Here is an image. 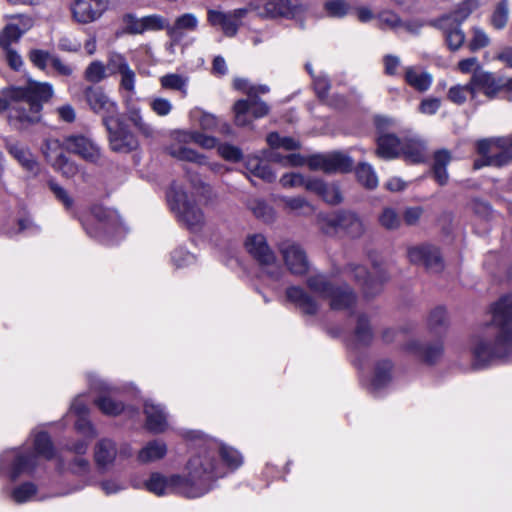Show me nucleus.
I'll use <instances>...</instances> for the list:
<instances>
[{"mask_svg": "<svg viewBox=\"0 0 512 512\" xmlns=\"http://www.w3.org/2000/svg\"><path fill=\"white\" fill-rule=\"evenodd\" d=\"M509 145L510 139L508 137L479 140L477 150L484 159L475 161L474 168L480 169L485 165L501 167L508 164L512 159Z\"/></svg>", "mask_w": 512, "mask_h": 512, "instance_id": "6e6552de", "label": "nucleus"}, {"mask_svg": "<svg viewBox=\"0 0 512 512\" xmlns=\"http://www.w3.org/2000/svg\"><path fill=\"white\" fill-rule=\"evenodd\" d=\"M91 217L97 227L94 229L91 227L92 224L90 225L86 222L83 223V226L92 236L98 237L102 231L110 233L111 231H119L120 229V217L115 210L97 205L91 209Z\"/></svg>", "mask_w": 512, "mask_h": 512, "instance_id": "aec40b11", "label": "nucleus"}, {"mask_svg": "<svg viewBox=\"0 0 512 512\" xmlns=\"http://www.w3.org/2000/svg\"><path fill=\"white\" fill-rule=\"evenodd\" d=\"M402 144L400 140L392 134L381 135L377 140L376 154L383 159L390 160L400 155Z\"/></svg>", "mask_w": 512, "mask_h": 512, "instance_id": "72a5a7b5", "label": "nucleus"}, {"mask_svg": "<svg viewBox=\"0 0 512 512\" xmlns=\"http://www.w3.org/2000/svg\"><path fill=\"white\" fill-rule=\"evenodd\" d=\"M128 119L135 126V128L143 134L145 137H151L154 134L153 127L147 123L142 115L139 108L134 106L128 108Z\"/></svg>", "mask_w": 512, "mask_h": 512, "instance_id": "c03bdc74", "label": "nucleus"}, {"mask_svg": "<svg viewBox=\"0 0 512 512\" xmlns=\"http://www.w3.org/2000/svg\"><path fill=\"white\" fill-rule=\"evenodd\" d=\"M267 143L271 148H282L286 151L298 150L300 142L292 137H282L278 133H270L267 136Z\"/></svg>", "mask_w": 512, "mask_h": 512, "instance_id": "a18cd8bd", "label": "nucleus"}, {"mask_svg": "<svg viewBox=\"0 0 512 512\" xmlns=\"http://www.w3.org/2000/svg\"><path fill=\"white\" fill-rule=\"evenodd\" d=\"M260 5L258 0L249 3L251 10L265 18H291L303 13L306 6L300 0H263Z\"/></svg>", "mask_w": 512, "mask_h": 512, "instance_id": "ddd939ff", "label": "nucleus"}, {"mask_svg": "<svg viewBox=\"0 0 512 512\" xmlns=\"http://www.w3.org/2000/svg\"><path fill=\"white\" fill-rule=\"evenodd\" d=\"M249 208L258 219L264 222H272L275 219V211L265 201L254 199L250 202Z\"/></svg>", "mask_w": 512, "mask_h": 512, "instance_id": "09e8293b", "label": "nucleus"}, {"mask_svg": "<svg viewBox=\"0 0 512 512\" xmlns=\"http://www.w3.org/2000/svg\"><path fill=\"white\" fill-rule=\"evenodd\" d=\"M379 223L387 230H395L401 226L402 219L395 209L386 207L379 215Z\"/></svg>", "mask_w": 512, "mask_h": 512, "instance_id": "603ef678", "label": "nucleus"}, {"mask_svg": "<svg viewBox=\"0 0 512 512\" xmlns=\"http://www.w3.org/2000/svg\"><path fill=\"white\" fill-rule=\"evenodd\" d=\"M491 315L483 331L472 340V366L475 369L487 367L494 360L512 354V293L492 305Z\"/></svg>", "mask_w": 512, "mask_h": 512, "instance_id": "f257e3e1", "label": "nucleus"}, {"mask_svg": "<svg viewBox=\"0 0 512 512\" xmlns=\"http://www.w3.org/2000/svg\"><path fill=\"white\" fill-rule=\"evenodd\" d=\"M53 56L54 55L50 54L48 51L42 49H32L28 54V58L32 64L43 71L46 70Z\"/></svg>", "mask_w": 512, "mask_h": 512, "instance_id": "69168bd1", "label": "nucleus"}, {"mask_svg": "<svg viewBox=\"0 0 512 512\" xmlns=\"http://www.w3.org/2000/svg\"><path fill=\"white\" fill-rule=\"evenodd\" d=\"M250 7L238 8L229 12L209 9L207 12L208 23L219 29L225 36L233 37L237 34L242 20L250 11Z\"/></svg>", "mask_w": 512, "mask_h": 512, "instance_id": "dca6fc26", "label": "nucleus"}, {"mask_svg": "<svg viewBox=\"0 0 512 512\" xmlns=\"http://www.w3.org/2000/svg\"><path fill=\"white\" fill-rule=\"evenodd\" d=\"M447 312L444 308L438 307L434 309L428 319L430 330L435 333H441L447 326Z\"/></svg>", "mask_w": 512, "mask_h": 512, "instance_id": "5fc2aeb1", "label": "nucleus"}, {"mask_svg": "<svg viewBox=\"0 0 512 512\" xmlns=\"http://www.w3.org/2000/svg\"><path fill=\"white\" fill-rule=\"evenodd\" d=\"M84 77L92 83L103 81L107 77L105 65L101 61L91 62L84 72Z\"/></svg>", "mask_w": 512, "mask_h": 512, "instance_id": "13d9d810", "label": "nucleus"}, {"mask_svg": "<svg viewBox=\"0 0 512 512\" xmlns=\"http://www.w3.org/2000/svg\"><path fill=\"white\" fill-rule=\"evenodd\" d=\"M407 257L411 263L423 265L431 272H440L444 268L439 249L431 244L409 247Z\"/></svg>", "mask_w": 512, "mask_h": 512, "instance_id": "6ab92c4d", "label": "nucleus"}, {"mask_svg": "<svg viewBox=\"0 0 512 512\" xmlns=\"http://www.w3.org/2000/svg\"><path fill=\"white\" fill-rule=\"evenodd\" d=\"M392 378V363L388 360L379 361L375 367V373L372 385L375 389H380L390 382Z\"/></svg>", "mask_w": 512, "mask_h": 512, "instance_id": "79ce46f5", "label": "nucleus"}, {"mask_svg": "<svg viewBox=\"0 0 512 512\" xmlns=\"http://www.w3.org/2000/svg\"><path fill=\"white\" fill-rule=\"evenodd\" d=\"M308 167L311 170H320L325 173L348 172L353 167L352 159L341 152L316 154L308 158Z\"/></svg>", "mask_w": 512, "mask_h": 512, "instance_id": "a211bd4d", "label": "nucleus"}, {"mask_svg": "<svg viewBox=\"0 0 512 512\" xmlns=\"http://www.w3.org/2000/svg\"><path fill=\"white\" fill-rule=\"evenodd\" d=\"M196 131H176L174 133V140L177 142L176 144H172L168 147V153L179 160L189 161L193 163H197L199 165H206L207 160L206 157L202 154L197 153L196 151L181 145L182 143H190L195 142Z\"/></svg>", "mask_w": 512, "mask_h": 512, "instance_id": "412c9836", "label": "nucleus"}, {"mask_svg": "<svg viewBox=\"0 0 512 512\" xmlns=\"http://www.w3.org/2000/svg\"><path fill=\"white\" fill-rule=\"evenodd\" d=\"M319 225L327 235H333L341 230L353 238L360 237L365 230L362 220L352 212L323 216L320 218Z\"/></svg>", "mask_w": 512, "mask_h": 512, "instance_id": "9b49d317", "label": "nucleus"}, {"mask_svg": "<svg viewBox=\"0 0 512 512\" xmlns=\"http://www.w3.org/2000/svg\"><path fill=\"white\" fill-rule=\"evenodd\" d=\"M468 96H470L472 100L476 98L471 80L465 85L458 84L450 87L447 94L448 99L458 105L463 104Z\"/></svg>", "mask_w": 512, "mask_h": 512, "instance_id": "37998d69", "label": "nucleus"}, {"mask_svg": "<svg viewBox=\"0 0 512 512\" xmlns=\"http://www.w3.org/2000/svg\"><path fill=\"white\" fill-rule=\"evenodd\" d=\"M36 491L37 488L33 483H24L13 490L11 497L14 502L22 504L33 500L36 496Z\"/></svg>", "mask_w": 512, "mask_h": 512, "instance_id": "864d4df0", "label": "nucleus"}, {"mask_svg": "<svg viewBox=\"0 0 512 512\" xmlns=\"http://www.w3.org/2000/svg\"><path fill=\"white\" fill-rule=\"evenodd\" d=\"M119 74V87L127 92L128 96L127 99H125V102H128V100L135 94L136 74L130 66Z\"/></svg>", "mask_w": 512, "mask_h": 512, "instance_id": "bf43d9fd", "label": "nucleus"}, {"mask_svg": "<svg viewBox=\"0 0 512 512\" xmlns=\"http://www.w3.org/2000/svg\"><path fill=\"white\" fill-rule=\"evenodd\" d=\"M509 19V5L507 0H501L495 7L491 16V24L496 29L506 26Z\"/></svg>", "mask_w": 512, "mask_h": 512, "instance_id": "3c124183", "label": "nucleus"}, {"mask_svg": "<svg viewBox=\"0 0 512 512\" xmlns=\"http://www.w3.org/2000/svg\"><path fill=\"white\" fill-rule=\"evenodd\" d=\"M42 151L48 163L63 177L71 179L80 174L84 181L87 179L86 173L75 161L68 158L64 151L91 163L97 162L101 156L98 145L91 138L82 134L66 136L63 141L55 138L47 139Z\"/></svg>", "mask_w": 512, "mask_h": 512, "instance_id": "f03ea898", "label": "nucleus"}, {"mask_svg": "<svg viewBox=\"0 0 512 512\" xmlns=\"http://www.w3.org/2000/svg\"><path fill=\"white\" fill-rule=\"evenodd\" d=\"M171 210L178 219L190 230L197 231L204 224V215L200 208L191 200L183 185L174 182L167 194Z\"/></svg>", "mask_w": 512, "mask_h": 512, "instance_id": "423d86ee", "label": "nucleus"}, {"mask_svg": "<svg viewBox=\"0 0 512 512\" xmlns=\"http://www.w3.org/2000/svg\"><path fill=\"white\" fill-rule=\"evenodd\" d=\"M6 95L13 101L9 117L22 124H35L41 119L42 103L53 95V87L31 80L25 87L7 88Z\"/></svg>", "mask_w": 512, "mask_h": 512, "instance_id": "20e7f679", "label": "nucleus"}, {"mask_svg": "<svg viewBox=\"0 0 512 512\" xmlns=\"http://www.w3.org/2000/svg\"><path fill=\"white\" fill-rule=\"evenodd\" d=\"M286 297L306 314L312 315L318 310V303L300 287H289Z\"/></svg>", "mask_w": 512, "mask_h": 512, "instance_id": "2f4dec72", "label": "nucleus"}, {"mask_svg": "<svg viewBox=\"0 0 512 512\" xmlns=\"http://www.w3.org/2000/svg\"><path fill=\"white\" fill-rule=\"evenodd\" d=\"M426 145L420 139H409L402 144L403 156L405 160L412 163H420L425 159Z\"/></svg>", "mask_w": 512, "mask_h": 512, "instance_id": "ea45409f", "label": "nucleus"}, {"mask_svg": "<svg viewBox=\"0 0 512 512\" xmlns=\"http://www.w3.org/2000/svg\"><path fill=\"white\" fill-rule=\"evenodd\" d=\"M324 10L328 16L342 18L349 11V4L345 0H328L324 3Z\"/></svg>", "mask_w": 512, "mask_h": 512, "instance_id": "e2e57ef3", "label": "nucleus"}, {"mask_svg": "<svg viewBox=\"0 0 512 512\" xmlns=\"http://www.w3.org/2000/svg\"><path fill=\"white\" fill-rule=\"evenodd\" d=\"M34 448L40 456L50 459L53 456V447L47 433L41 432L35 436Z\"/></svg>", "mask_w": 512, "mask_h": 512, "instance_id": "680f3d73", "label": "nucleus"}, {"mask_svg": "<svg viewBox=\"0 0 512 512\" xmlns=\"http://www.w3.org/2000/svg\"><path fill=\"white\" fill-rule=\"evenodd\" d=\"M280 201L283 204L284 209L301 213L312 210L311 205L307 202V200L301 196L296 197H281Z\"/></svg>", "mask_w": 512, "mask_h": 512, "instance_id": "052dcab7", "label": "nucleus"}, {"mask_svg": "<svg viewBox=\"0 0 512 512\" xmlns=\"http://www.w3.org/2000/svg\"><path fill=\"white\" fill-rule=\"evenodd\" d=\"M478 6V0H465L453 13L444 15L433 22V26L442 31L449 49L455 51L464 44L465 34L461 29V24Z\"/></svg>", "mask_w": 512, "mask_h": 512, "instance_id": "39448f33", "label": "nucleus"}, {"mask_svg": "<svg viewBox=\"0 0 512 512\" xmlns=\"http://www.w3.org/2000/svg\"><path fill=\"white\" fill-rule=\"evenodd\" d=\"M71 412L79 417L75 424L76 429L89 437H94L96 435L95 429L91 425L90 421L86 419V415L88 414V407L82 396L77 397L73 401L71 405Z\"/></svg>", "mask_w": 512, "mask_h": 512, "instance_id": "c9c22d12", "label": "nucleus"}, {"mask_svg": "<svg viewBox=\"0 0 512 512\" xmlns=\"http://www.w3.org/2000/svg\"><path fill=\"white\" fill-rule=\"evenodd\" d=\"M190 119L197 123L203 130H212L217 126V118L200 108H194L190 111Z\"/></svg>", "mask_w": 512, "mask_h": 512, "instance_id": "8fccbe9b", "label": "nucleus"}, {"mask_svg": "<svg viewBox=\"0 0 512 512\" xmlns=\"http://www.w3.org/2000/svg\"><path fill=\"white\" fill-rule=\"evenodd\" d=\"M404 79L408 85L420 92L427 91L433 81L430 73L415 66L405 68Z\"/></svg>", "mask_w": 512, "mask_h": 512, "instance_id": "473e14b6", "label": "nucleus"}, {"mask_svg": "<svg viewBox=\"0 0 512 512\" xmlns=\"http://www.w3.org/2000/svg\"><path fill=\"white\" fill-rule=\"evenodd\" d=\"M309 289L321 298L329 299L330 306L334 310L350 308L356 301L353 290L348 285L335 286L334 283L323 274H316L307 280Z\"/></svg>", "mask_w": 512, "mask_h": 512, "instance_id": "0eeeda50", "label": "nucleus"}, {"mask_svg": "<svg viewBox=\"0 0 512 512\" xmlns=\"http://www.w3.org/2000/svg\"><path fill=\"white\" fill-rule=\"evenodd\" d=\"M280 252L283 256L288 270L295 275H303L309 269V262L302 247L294 242L285 241L280 245Z\"/></svg>", "mask_w": 512, "mask_h": 512, "instance_id": "5701e85b", "label": "nucleus"}, {"mask_svg": "<svg viewBox=\"0 0 512 512\" xmlns=\"http://www.w3.org/2000/svg\"><path fill=\"white\" fill-rule=\"evenodd\" d=\"M144 413L146 415V427L150 432L159 434L167 430V415L160 405L152 401H146Z\"/></svg>", "mask_w": 512, "mask_h": 512, "instance_id": "cd10ccee", "label": "nucleus"}, {"mask_svg": "<svg viewBox=\"0 0 512 512\" xmlns=\"http://www.w3.org/2000/svg\"><path fill=\"white\" fill-rule=\"evenodd\" d=\"M7 150L24 169L32 173L38 171V163L26 146L20 143H10L7 145Z\"/></svg>", "mask_w": 512, "mask_h": 512, "instance_id": "f704fd0d", "label": "nucleus"}, {"mask_svg": "<svg viewBox=\"0 0 512 512\" xmlns=\"http://www.w3.org/2000/svg\"><path fill=\"white\" fill-rule=\"evenodd\" d=\"M22 37L20 30L14 26V22L8 21L4 28L0 31V47L9 48L12 43L19 41Z\"/></svg>", "mask_w": 512, "mask_h": 512, "instance_id": "6e6d98bb", "label": "nucleus"}, {"mask_svg": "<svg viewBox=\"0 0 512 512\" xmlns=\"http://www.w3.org/2000/svg\"><path fill=\"white\" fill-rule=\"evenodd\" d=\"M49 188L54 194L55 198L64 206L66 210H72L74 199L64 187L56 182H50Z\"/></svg>", "mask_w": 512, "mask_h": 512, "instance_id": "0e129e2a", "label": "nucleus"}, {"mask_svg": "<svg viewBox=\"0 0 512 512\" xmlns=\"http://www.w3.org/2000/svg\"><path fill=\"white\" fill-rule=\"evenodd\" d=\"M245 166L251 175L268 183H271L276 179V174L272 169L269 166L262 164L261 159L256 155L247 156Z\"/></svg>", "mask_w": 512, "mask_h": 512, "instance_id": "58836bf2", "label": "nucleus"}, {"mask_svg": "<svg viewBox=\"0 0 512 512\" xmlns=\"http://www.w3.org/2000/svg\"><path fill=\"white\" fill-rule=\"evenodd\" d=\"M490 44V37L480 27H473L471 30V38L468 42L470 51L476 52Z\"/></svg>", "mask_w": 512, "mask_h": 512, "instance_id": "4d7b16f0", "label": "nucleus"}, {"mask_svg": "<svg viewBox=\"0 0 512 512\" xmlns=\"http://www.w3.org/2000/svg\"><path fill=\"white\" fill-rule=\"evenodd\" d=\"M358 181L366 188L374 189L378 186V177L373 167L367 163H362L356 170Z\"/></svg>", "mask_w": 512, "mask_h": 512, "instance_id": "de8ad7c7", "label": "nucleus"}, {"mask_svg": "<svg viewBox=\"0 0 512 512\" xmlns=\"http://www.w3.org/2000/svg\"><path fill=\"white\" fill-rule=\"evenodd\" d=\"M450 161L451 155L447 150H440L434 155L433 173L440 185H445L448 182L449 176L446 167Z\"/></svg>", "mask_w": 512, "mask_h": 512, "instance_id": "a19ab883", "label": "nucleus"}, {"mask_svg": "<svg viewBox=\"0 0 512 512\" xmlns=\"http://www.w3.org/2000/svg\"><path fill=\"white\" fill-rule=\"evenodd\" d=\"M110 148L115 152L128 153L138 147V141L127 125L119 118L106 120Z\"/></svg>", "mask_w": 512, "mask_h": 512, "instance_id": "f3484780", "label": "nucleus"}, {"mask_svg": "<svg viewBox=\"0 0 512 512\" xmlns=\"http://www.w3.org/2000/svg\"><path fill=\"white\" fill-rule=\"evenodd\" d=\"M269 91L266 85L250 87L248 98L238 100L234 104L235 123L238 126H246L251 122V117L257 119L266 116L269 112L267 104L258 99L259 94H265Z\"/></svg>", "mask_w": 512, "mask_h": 512, "instance_id": "1a4fd4ad", "label": "nucleus"}, {"mask_svg": "<svg viewBox=\"0 0 512 512\" xmlns=\"http://www.w3.org/2000/svg\"><path fill=\"white\" fill-rule=\"evenodd\" d=\"M108 0H75L71 5L73 19L81 24L98 20L108 9Z\"/></svg>", "mask_w": 512, "mask_h": 512, "instance_id": "4be33fe9", "label": "nucleus"}, {"mask_svg": "<svg viewBox=\"0 0 512 512\" xmlns=\"http://www.w3.org/2000/svg\"><path fill=\"white\" fill-rule=\"evenodd\" d=\"M187 481L192 498L208 493L214 483L225 476L224 465L218 459V451L213 442L198 450L187 462Z\"/></svg>", "mask_w": 512, "mask_h": 512, "instance_id": "7ed1b4c3", "label": "nucleus"}, {"mask_svg": "<svg viewBox=\"0 0 512 512\" xmlns=\"http://www.w3.org/2000/svg\"><path fill=\"white\" fill-rule=\"evenodd\" d=\"M144 487L157 496L179 494L192 498L185 477L179 474L164 475L159 472L152 473L144 482Z\"/></svg>", "mask_w": 512, "mask_h": 512, "instance_id": "9d476101", "label": "nucleus"}, {"mask_svg": "<svg viewBox=\"0 0 512 512\" xmlns=\"http://www.w3.org/2000/svg\"><path fill=\"white\" fill-rule=\"evenodd\" d=\"M4 19L14 22V26L17 30H20L22 35L29 31L34 25L33 19L25 14H6L4 15Z\"/></svg>", "mask_w": 512, "mask_h": 512, "instance_id": "338daca9", "label": "nucleus"}, {"mask_svg": "<svg viewBox=\"0 0 512 512\" xmlns=\"http://www.w3.org/2000/svg\"><path fill=\"white\" fill-rule=\"evenodd\" d=\"M377 23L380 29H388L396 33L418 34L422 28V23L419 21H403L396 13L389 10L378 14Z\"/></svg>", "mask_w": 512, "mask_h": 512, "instance_id": "393cba45", "label": "nucleus"}, {"mask_svg": "<svg viewBox=\"0 0 512 512\" xmlns=\"http://www.w3.org/2000/svg\"><path fill=\"white\" fill-rule=\"evenodd\" d=\"M95 388L99 390L100 395L94 402L103 414L117 416L124 410L123 403L113 397L114 390L106 383L100 382Z\"/></svg>", "mask_w": 512, "mask_h": 512, "instance_id": "a878e982", "label": "nucleus"}, {"mask_svg": "<svg viewBox=\"0 0 512 512\" xmlns=\"http://www.w3.org/2000/svg\"><path fill=\"white\" fill-rule=\"evenodd\" d=\"M171 259L177 268L187 267L195 262V256L183 247L176 248L172 252Z\"/></svg>", "mask_w": 512, "mask_h": 512, "instance_id": "774afa93", "label": "nucleus"}, {"mask_svg": "<svg viewBox=\"0 0 512 512\" xmlns=\"http://www.w3.org/2000/svg\"><path fill=\"white\" fill-rule=\"evenodd\" d=\"M246 251L263 267H266L268 273L275 279L280 277V268L277 265V259L267 243L263 234L255 233L246 237L244 242Z\"/></svg>", "mask_w": 512, "mask_h": 512, "instance_id": "f8f14e48", "label": "nucleus"}, {"mask_svg": "<svg viewBox=\"0 0 512 512\" xmlns=\"http://www.w3.org/2000/svg\"><path fill=\"white\" fill-rule=\"evenodd\" d=\"M470 80L476 96L478 91H483L488 98L492 99L502 90V81L488 71H476Z\"/></svg>", "mask_w": 512, "mask_h": 512, "instance_id": "bb28decb", "label": "nucleus"}, {"mask_svg": "<svg viewBox=\"0 0 512 512\" xmlns=\"http://www.w3.org/2000/svg\"><path fill=\"white\" fill-rule=\"evenodd\" d=\"M35 466V456H25L16 449L5 451L0 456V468H10V477L14 480L22 473L31 471Z\"/></svg>", "mask_w": 512, "mask_h": 512, "instance_id": "b1692460", "label": "nucleus"}, {"mask_svg": "<svg viewBox=\"0 0 512 512\" xmlns=\"http://www.w3.org/2000/svg\"><path fill=\"white\" fill-rule=\"evenodd\" d=\"M84 98L89 108L106 120L118 115V104L101 86H89L84 90Z\"/></svg>", "mask_w": 512, "mask_h": 512, "instance_id": "2eb2a0df", "label": "nucleus"}, {"mask_svg": "<svg viewBox=\"0 0 512 512\" xmlns=\"http://www.w3.org/2000/svg\"><path fill=\"white\" fill-rule=\"evenodd\" d=\"M167 453V445L162 440L148 442L138 453V459L142 463H149L162 459Z\"/></svg>", "mask_w": 512, "mask_h": 512, "instance_id": "e433bc0d", "label": "nucleus"}, {"mask_svg": "<svg viewBox=\"0 0 512 512\" xmlns=\"http://www.w3.org/2000/svg\"><path fill=\"white\" fill-rule=\"evenodd\" d=\"M345 274L360 287L366 297L377 295L382 288L383 283L387 280L386 275L375 267L373 274L359 264L350 263L345 268Z\"/></svg>", "mask_w": 512, "mask_h": 512, "instance_id": "4468645a", "label": "nucleus"}, {"mask_svg": "<svg viewBox=\"0 0 512 512\" xmlns=\"http://www.w3.org/2000/svg\"><path fill=\"white\" fill-rule=\"evenodd\" d=\"M116 455V444L110 439L100 440L94 448V460L100 469H107L112 466Z\"/></svg>", "mask_w": 512, "mask_h": 512, "instance_id": "7c9ffc66", "label": "nucleus"}, {"mask_svg": "<svg viewBox=\"0 0 512 512\" xmlns=\"http://www.w3.org/2000/svg\"><path fill=\"white\" fill-rule=\"evenodd\" d=\"M161 86L164 89L177 90L183 95L187 94L188 78L179 74H166L160 78Z\"/></svg>", "mask_w": 512, "mask_h": 512, "instance_id": "49530a36", "label": "nucleus"}, {"mask_svg": "<svg viewBox=\"0 0 512 512\" xmlns=\"http://www.w3.org/2000/svg\"><path fill=\"white\" fill-rule=\"evenodd\" d=\"M213 444L218 451V459L221 458L224 467L235 470L243 464V457L238 450L222 443L213 442Z\"/></svg>", "mask_w": 512, "mask_h": 512, "instance_id": "4c0bfd02", "label": "nucleus"}, {"mask_svg": "<svg viewBox=\"0 0 512 512\" xmlns=\"http://www.w3.org/2000/svg\"><path fill=\"white\" fill-rule=\"evenodd\" d=\"M406 349L422 360L433 363L443 354V345L440 342L424 346L418 339H411L406 344Z\"/></svg>", "mask_w": 512, "mask_h": 512, "instance_id": "c756f323", "label": "nucleus"}, {"mask_svg": "<svg viewBox=\"0 0 512 512\" xmlns=\"http://www.w3.org/2000/svg\"><path fill=\"white\" fill-rule=\"evenodd\" d=\"M199 19L193 13H184L176 17L167 27V33L173 40H181L187 33L197 30Z\"/></svg>", "mask_w": 512, "mask_h": 512, "instance_id": "c85d7f7f", "label": "nucleus"}]
</instances>
